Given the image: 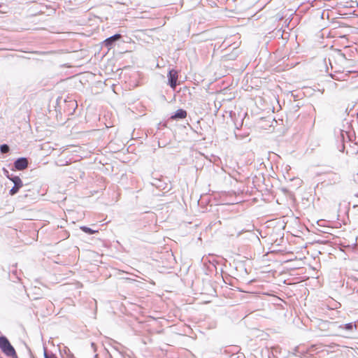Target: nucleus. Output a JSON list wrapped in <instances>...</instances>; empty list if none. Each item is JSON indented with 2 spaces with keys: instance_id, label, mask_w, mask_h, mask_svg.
Listing matches in <instances>:
<instances>
[{
  "instance_id": "f257e3e1",
  "label": "nucleus",
  "mask_w": 358,
  "mask_h": 358,
  "mask_svg": "<svg viewBox=\"0 0 358 358\" xmlns=\"http://www.w3.org/2000/svg\"><path fill=\"white\" fill-rule=\"evenodd\" d=\"M350 124L348 122H346V124L343 125V128L341 127H336L334 129V136L336 138V140L338 143H341V145H338V148L341 152H343L345 150V145L344 143L345 142L346 139L349 138V129H350Z\"/></svg>"
},
{
  "instance_id": "f03ea898",
  "label": "nucleus",
  "mask_w": 358,
  "mask_h": 358,
  "mask_svg": "<svg viewBox=\"0 0 358 358\" xmlns=\"http://www.w3.org/2000/svg\"><path fill=\"white\" fill-rule=\"evenodd\" d=\"M0 350L7 357L18 358L14 347L11 345L8 338L3 335L0 336Z\"/></svg>"
},
{
  "instance_id": "7ed1b4c3",
  "label": "nucleus",
  "mask_w": 358,
  "mask_h": 358,
  "mask_svg": "<svg viewBox=\"0 0 358 358\" xmlns=\"http://www.w3.org/2000/svg\"><path fill=\"white\" fill-rule=\"evenodd\" d=\"M168 84L169 85L173 90L177 86V81H178V71L175 69H171L169 70L168 73Z\"/></svg>"
},
{
  "instance_id": "20e7f679",
  "label": "nucleus",
  "mask_w": 358,
  "mask_h": 358,
  "mask_svg": "<svg viewBox=\"0 0 358 358\" xmlns=\"http://www.w3.org/2000/svg\"><path fill=\"white\" fill-rule=\"evenodd\" d=\"M122 38V35L120 34H115L108 38H107L103 41V45L108 49L112 48L115 43L118 41Z\"/></svg>"
},
{
  "instance_id": "39448f33",
  "label": "nucleus",
  "mask_w": 358,
  "mask_h": 358,
  "mask_svg": "<svg viewBox=\"0 0 358 358\" xmlns=\"http://www.w3.org/2000/svg\"><path fill=\"white\" fill-rule=\"evenodd\" d=\"M28 166V159L25 157H20L14 162V167L18 171H22Z\"/></svg>"
},
{
  "instance_id": "423d86ee",
  "label": "nucleus",
  "mask_w": 358,
  "mask_h": 358,
  "mask_svg": "<svg viewBox=\"0 0 358 358\" xmlns=\"http://www.w3.org/2000/svg\"><path fill=\"white\" fill-rule=\"evenodd\" d=\"M187 113L185 110L180 108L178 109L174 114L171 116L172 120H182L187 117Z\"/></svg>"
},
{
  "instance_id": "0eeeda50",
  "label": "nucleus",
  "mask_w": 358,
  "mask_h": 358,
  "mask_svg": "<svg viewBox=\"0 0 358 358\" xmlns=\"http://www.w3.org/2000/svg\"><path fill=\"white\" fill-rule=\"evenodd\" d=\"M22 187V184H20V182L17 181V184L15 183V185H14V186L10 189L9 194L12 196L16 194Z\"/></svg>"
},
{
  "instance_id": "6e6552de",
  "label": "nucleus",
  "mask_w": 358,
  "mask_h": 358,
  "mask_svg": "<svg viewBox=\"0 0 358 358\" xmlns=\"http://www.w3.org/2000/svg\"><path fill=\"white\" fill-rule=\"evenodd\" d=\"M7 178L9 180H10L15 185V183L17 184V181L20 182V184H22V181L19 176L8 174Z\"/></svg>"
},
{
  "instance_id": "1a4fd4ad",
  "label": "nucleus",
  "mask_w": 358,
  "mask_h": 358,
  "mask_svg": "<svg viewBox=\"0 0 358 358\" xmlns=\"http://www.w3.org/2000/svg\"><path fill=\"white\" fill-rule=\"evenodd\" d=\"M80 229L83 232H85V233H86L87 234H90V235L94 234H95L97 231L94 230V229H92L88 227H86V226L80 227Z\"/></svg>"
},
{
  "instance_id": "9d476101",
  "label": "nucleus",
  "mask_w": 358,
  "mask_h": 358,
  "mask_svg": "<svg viewBox=\"0 0 358 358\" xmlns=\"http://www.w3.org/2000/svg\"><path fill=\"white\" fill-rule=\"evenodd\" d=\"M10 148L7 144H2L0 145V152L2 154H6L9 152Z\"/></svg>"
},
{
  "instance_id": "9b49d317",
  "label": "nucleus",
  "mask_w": 358,
  "mask_h": 358,
  "mask_svg": "<svg viewBox=\"0 0 358 358\" xmlns=\"http://www.w3.org/2000/svg\"><path fill=\"white\" fill-rule=\"evenodd\" d=\"M343 328L348 331H352L354 329H357V326L355 324L352 322L347 323L344 325Z\"/></svg>"
},
{
  "instance_id": "f8f14e48",
  "label": "nucleus",
  "mask_w": 358,
  "mask_h": 358,
  "mask_svg": "<svg viewBox=\"0 0 358 358\" xmlns=\"http://www.w3.org/2000/svg\"><path fill=\"white\" fill-rule=\"evenodd\" d=\"M44 357L45 358H57V357L54 354H52V353L49 354L47 352L46 350H45V352H44Z\"/></svg>"
},
{
  "instance_id": "ddd939ff",
  "label": "nucleus",
  "mask_w": 358,
  "mask_h": 358,
  "mask_svg": "<svg viewBox=\"0 0 358 358\" xmlns=\"http://www.w3.org/2000/svg\"><path fill=\"white\" fill-rule=\"evenodd\" d=\"M91 346H92V348H93L94 351H96V345H95V343H91Z\"/></svg>"
},
{
  "instance_id": "4468645a",
  "label": "nucleus",
  "mask_w": 358,
  "mask_h": 358,
  "mask_svg": "<svg viewBox=\"0 0 358 358\" xmlns=\"http://www.w3.org/2000/svg\"><path fill=\"white\" fill-rule=\"evenodd\" d=\"M106 358H113L112 356L109 354Z\"/></svg>"
},
{
  "instance_id": "2eb2a0df",
  "label": "nucleus",
  "mask_w": 358,
  "mask_h": 358,
  "mask_svg": "<svg viewBox=\"0 0 358 358\" xmlns=\"http://www.w3.org/2000/svg\"><path fill=\"white\" fill-rule=\"evenodd\" d=\"M71 358H74V357L72 356V357H71Z\"/></svg>"
},
{
  "instance_id": "dca6fc26",
  "label": "nucleus",
  "mask_w": 358,
  "mask_h": 358,
  "mask_svg": "<svg viewBox=\"0 0 358 358\" xmlns=\"http://www.w3.org/2000/svg\"><path fill=\"white\" fill-rule=\"evenodd\" d=\"M0 358H2V357H0Z\"/></svg>"
}]
</instances>
